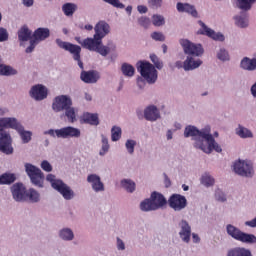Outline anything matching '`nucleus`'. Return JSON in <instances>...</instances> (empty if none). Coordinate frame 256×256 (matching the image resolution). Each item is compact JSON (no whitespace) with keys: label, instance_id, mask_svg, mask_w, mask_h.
Listing matches in <instances>:
<instances>
[{"label":"nucleus","instance_id":"nucleus-24","mask_svg":"<svg viewBox=\"0 0 256 256\" xmlns=\"http://www.w3.org/2000/svg\"><path fill=\"white\" fill-rule=\"evenodd\" d=\"M201 65H203V61L200 59L195 60L193 57L188 56L184 61L183 67L185 71H193V69H197L198 67H201Z\"/></svg>","mask_w":256,"mask_h":256},{"label":"nucleus","instance_id":"nucleus-59","mask_svg":"<svg viewBox=\"0 0 256 256\" xmlns=\"http://www.w3.org/2000/svg\"><path fill=\"white\" fill-rule=\"evenodd\" d=\"M137 10L139 13H147V11H148L147 6H143V5H139L137 7Z\"/></svg>","mask_w":256,"mask_h":256},{"label":"nucleus","instance_id":"nucleus-25","mask_svg":"<svg viewBox=\"0 0 256 256\" xmlns=\"http://www.w3.org/2000/svg\"><path fill=\"white\" fill-rule=\"evenodd\" d=\"M81 121L83 123H87L88 125H99V115L97 114H91L89 112H85L82 116H81Z\"/></svg>","mask_w":256,"mask_h":256},{"label":"nucleus","instance_id":"nucleus-48","mask_svg":"<svg viewBox=\"0 0 256 256\" xmlns=\"http://www.w3.org/2000/svg\"><path fill=\"white\" fill-rule=\"evenodd\" d=\"M125 145L128 153H130L131 155L132 153H135V145H137V142L135 140H127Z\"/></svg>","mask_w":256,"mask_h":256},{"label":"nucleus","instance_id":"nucleus-55","mask_svg":"<svg viewBox=\"0 0 256 256\" xmlns=\"http://www.w3.org/2000/svg\"><path fill=\"white\" fill-rule=\"evenodd\" d=\"M41 167L43 171H47V173H50V171H53V166L48 161H43L41 163Z\"/></svg>","mask_w":256,"mask_h":256},{"label":"nucleus","instance_id":"nucleus-12","mask_svg":"<svg viewBox=\"0 0 256 256\" xmlns=\"http://www.w3.org/2000/svg\"><path fill=\"white\" fill-rule=\"evenodd\" d=\"M236 175L241 177H253V164L247 161H237L233 165Z\"/></svg>","mask_w":256,"mask_h":256},{"label":"nucleus","instance_id":"nucleus-63","mask_svg":"<svg viewBox=\"0 0 256 256\" xmlns=\"http://www.w3.org/2000/svg\"><path fill=\"white\" fill-rule=\"evenodd\" d=\"M251 93L256 98V83L251 87Z\"/></svg>","mask_w":256,"mask_h":256},{"label":"nucleus","instance_id":"nucleus-11","mask_svg":"<svg viewBox=\"0 0 256 256\" xmlns=\"http://www.w3.org/2000/svg\"><path fill=\"white\" fill-rule=\"evenodd\" d=\"M180 45L182 46L186 55H192V57H201V55L204 53L203 46L201 44H195L188 39H181Z\"/></svg>","mask_w":256,"mask_h":256},{"label":"nucleus","instance_id":"nucleus-43","mask_svg":"<svg viewBox=\"0 0 256 256\" xmlns=\"http://www.w3.org/2000/svg\"><path fill=\"white\" fill-rule=\"evenodd\" d=\"M152 23L155 27H161L162 25H165V18L161 15H153L152 16Z\"/></svg>","mask_w":256,"mask_h":256},{"label":"nucleus","instance_id":"nucleus-7","mask_svg":"<svg viewBox=\"0 0 256 256\" xmlns=\"http://www.w3.org/2000/svg\"><path fill=\"white\" fill-rule=\"evenodd\" d=\"M25 171L32 183L35 187H39L42 189L45 185V174L41 169L37 168V166H33V164L26 163Z\"/></svg>","mask_w":256,"mask_h":256},{"label":"nucleus","instance_id":"nucleus-27","mask_svg":"<svg viewBox=\"0 0 256 256\" xmlns=\"http://www.w3.org/2000/svg\"><path fill=\"white\" fill-rule=\"evenodd\" d=\"M227 256H253L251 250L237 247L228 251Z\"/></svg>","mask_w":256,"mask_h":256},{"label":"nucleus","instance_id":"nucleus-35","mask_svg":"<svg viewBox=\"0 0 256 256\" xmlns=\"http://www.w3.org/2000/svg\"><path fill=\"white\" fill-rule=\"evenodd\" d=\"M15 174H2L0 176V185H11V183H15Z\"/></svg>","mask_w":256,"mask_h":256},{"label":"nucleus","instance_id":"nucleus-58","mask_svg":"<svg viewBox=\"0 0 256 256\" xmlns=\"http://www.w3.org/2000/svg\"><path fill=\"white\" fill-rule=\"evenodd\" d=\"M117 247L121 251L125 250V243H123V240H121L120 238H117Z\"/></svg>","mask_w":256,"mask_h":256},{"label":"nucleus","instance_id":"nucleus-37","mask_svg":"<svg viewBox=\"0 0 256 256\" xmlns=\"http://www.w3.org/2000/svg\"><path fill=\"white\" fill-rule=\"evenodd\" d=\"M121 186L125 189L128 193H133L135 191V182L129 179H124L121 181Z\"/></svg>","mask_w":256,"mask_h":256},{"label":"nucleus","instance_id":"nucleus-50","mask_svg":"<svg viewBox=\"0 0 256 256\" xmlns=\"http://www.w3.org/2000/svg\"><path fill=\"white\" fill-rule=\"evenodd\" d=\"M4 41H9V32L7 29L0 27V43H4Z\"/></svg>","mask_w":256,"mask_h":256},{"label":"nucleus","instance_id":"nucleus-4","mask_svg":"<svg viewBox=\"0 0 256 256\" xmlns=\"http://www.w3.org/2000/svg\"><path fill=\"white\" fill-rule=\"evenodd\" d=\"M167 205L165 196L157 191L151 193L150 198L145 199L140 204L141 211H157Z\"/></svg>","mask_w":256,"mask_h":256},{"label":"nucleus","instance_id":"nucleus-45","mask_svg":"<svg viewBox=\"0 0 256 256\" xmlns=\"http://www.w3.org/2000/svg\"><path fill=\"white\" fill-rule=\"evenodd\" d=\"M105 3H108V5H112V7H115L116 9H125V4L121 3L119 0H103Z\"/></svg>","mask_w":256,"mask_h":256},{"label":"nucleus","instance_id":"nucleus-22","mask_svg":"<svg viewBox=\"0 0 256 256\" xmlns=\"http://www.w3.org/2000/svg\"><path fill=\"white\" fill-rule=\"evenodd\" d=\"M180 227V238L182 239V241H184V243H189V241H191V226H189V223H187V221L182 220L180 222Z\"/></svg>","mask_w":256,"mask_h":256},{"label":"nucleus","instance_id":"nucleus-6","mask_svg":"<svg viewBox=\"0 0 256 256\" xmlns=\"http://www.w3.org/2000/svg\"><path fill=\"white\" fill-rule=\"evenodd\" d=\"M44 135H50L51 137H58V139H79L81 137V130L73 126H67L57 130L50 129L44 132Z\"/></svg>","mask_w":256,"mask_h":256},{"label":"nucleus","instance_id":"nucleus-14","mask_svg":"<svg viewBox=\"0 0 256 256\" xmlns=\"http://www.w3.org/2000/svg\"><path fill=\"white\" fill-rule=\"evenodd\" d=\"M168 204L175 211H183L187 207V198L181 194H172L168 199Z\"/></svg>","mask_w":256,"mask_h":256},{"label":"nucleus","instance_id":"nucleus-62","mask_svg":"<svg viewBox=\"0 0 256 256\" xmlns=\"http://www.w3.org/2000/svg\"><path fill=\"white\" fill-rule=\"evenodd\" d=\"M23 4L25 5V7H32L33 0H23Z\"/></svg>","mask_w":256,"mask_h":256},{"label":"nucleus","instance_id":"nucleus-31","mask_svg":"<svg viewBox=\"0 0 256 256\" xmlns=\"http://www.w3.org/2000/svg\"><path fill=\"white\" fill-rule=\"evenodd\" d=\"M62 11L66 17H73L75 11H77V4L74 3H65L62 6Z\"/></svg>","mask_w":256,"mask_h":256},{"label":"nucleus","instance_id":"nucleus-47","mask_svg":"<svg viewBox=\"0 0 256 256\" xmlns=\"http://www.w3.org/2000/svg\"><path fill=\"white\" fill-rule=\"evenodd\" d=\"M150 59L152 63L155 65L156 69H163V62L159 60V57H157V55L151 54Z\"/></svg>","mask_w":256,"mask_h":256},{"label":"nucleus","instance_id":"nucleus-17","mask_svg":"<svg viewBox=\"0 0 256 256\" xmlns=\"http://www.w3.org/2000/svg\"><path fill=\"white\" fill-rule=\"evenodd\" d=\"M30 96L36 101H43L47 99V88L41 84L35 85L30 90Z\"/></svg>","mask_w":256,"mask_h":256},{"label":"nucleus","instance_id":"nucleus-30","mask_svg":"<svg viewBox=\"0 0 256 256\" xmlns=\"http://www.w3.org/2000/svg\"><path fill=\"white\" fill-rule=\"evenodd\" d=\"M39 199H41V195L34 188H30L26 192V201H30L31 203H38Z\"/></svg>","mask_w":256,"mask_h":256},{"label":"nucleus","instance_id":"nucleus-34","mask_svg":"<svg viewBox=\"0 0 256 256\" xmlns=\"http://www.w3.org/2000/svg\"><path fill=\"white\" fill-rule=\"evenodd\" d=\"M121 71L125 77H133V75H135V67L131 64L123 63Z\"/></svg>","mask_w":256,"mask_h":256},{"label":"nucleus","instance_id":"nucleus-1","mask_svg":"<svg viewBox=\"0 0 256 256\" xmlns=\"http://www.w3.org/2000/svg\"><path fill=\"white\" fill-rule=\"evenodd\" d=\"M5 129H15L18 131L22 143H29L33 133L31 131H25L21 123L15 118H1L0 119V151L5 155L13 154V138L11 134Z\"/></svg>","mask_w":256,"mask_h":256},{"label":"nucleus","instance_id":"nucleus-20","mask_svg":"<svg viewBox=\"0 0 256 256\" xmlns=\"http://www.w3.org/2000/svg\"><path fill=\"white\" fill-rule=\"evenodd\" d=\"M176 9L179 13H188V15H191L192 17H199V13L197 12V9H195V6L189 3L178 2Z\"/></svg>","mask_w":256,"mask_h":256},{"label":"nucleus","instance_id":"nucleus-61","mask_svg":"<svg viewBox=\"0 0 256 256\" xmlns=\"http://www.w3.org/2000/svg\"><path fill=\"white\" fill-rule=\"evenodd\" d=\"M192 239H193V243H199V241H201V239L199 238V235L195 233L192 234Z\"/></svg>","mask_w":256,"mask_h":256},{"label":"nucleus","instance_id":"nucleus-41","mask_svg":"<svg viewBox=\"0 0 256 256\" xmlns=\"http://www.w3.org/2000/svg\"><path fill=\"white\" fill-rule=\"evenodd\" d=\"M121 139V127L113 126L111 129V140L119 141Z\"/></svg>","mask_w":256,"mask_h":256},{"label":"nucleus","instance_id":"nucleus-3","mask_svg":"<svg viewBox=\"0 0 256 256\" xmlns=\"http://www.w3.org/2000/svg\"><path fill=\"white\" fill-rule=\"evenodd\" d=\"M111 27L105 21H100L94 27L95 34L92 39H88V42L95 45L97 53L102 57H107L111 51H115V44L108 43L107 46L103 45L104 37L109 35Z\"/></svg>","mask_w":256,"mask_h":256},{"label":"nucleus","instance_id":"nucleus-33","mask_svg":"<svg viewBox=\"0 0 256 256\" xmlns=\"http://www.w3.org/2000/svg\"><path fill=\"white\" fill-rule=\"evenodd\" d=\"M65 116L67 117L69 123H75V121H77V109L69 106L65 110Z\"/></svg>","mask_w":256,"mask_h":256},{"label":"nucleus","instance_id":"nucleus-8","mask_svg":"<svg viewBox=\"0 0 256 256\" xmlns=\"http://www.w3.org/2000/svg\"><path fill=\"white\" fill-rule=\"evenodd\" d=\"M227 234L241 243H256V237L253 234H247L239 230V228L228 224L226 226Z\"/></svg>","mask_w":256,"mask_h":256},{"label":"nucleus","instance_id":"nucleus-21","mask_svg":"<svg viewBox=\"0 0 256 256\" xmlns=\"http://www.w3.org/2000/svg\"><path fill=\"white\" fill-rule=\"evenodd\" d=\"M99 77H100L99 72L95 70L82 71L80 74V79L84 83H88V84L97 83V81H99Z\"/></svg>","mask_w":256,"mask_h":256},{"label":"nucleus","instance_id":"nucleus-40","mask_svg":"<svg viewBox=\"0 0 256 256\" xmlns=\"http://www.w3.org/2000/svg\"><path fill=\"white\" fill-rule=\"evenodd\" d=\"M201 183L202 185H205V187H211L212 185H215V179L209 174H204L201 178Z\"/></svg>","mask_w":256,"mask_h":256},{"label":"nucleus","instance_id":"nucleus-38","mask_svg":"<svg viewBox=\"0 0 256 256\" xmlns=\"http://www.w3.org/2000/svg\"><path fill=\"white\" fill-rule=\"evenodd\" d=\"M0 75H17V70L13 69L11 66L0 64Z\"/></svg>","mask_w":256,"mask_h":256},{"label":"nucleus","instance_id":"nucleus-18","mask_svg":"<svg viewBox=\"0 0 256 256\" xmlns=\"http://www.w3.org/2000/svg\"><path fill=\"white\" fill-rule=\"evenodd\" d=\"M87 181L92 185V189L95 191V193L105 191V185L103 182H101V177H99L97 174L88 175Z\"/></svg>","mask_w":256,"mask_h":256},{"label":"nucleus","instance_id":"nucleus-53","mask_svg":"<svg viewBox=\"0 0 256 256\" xmlns=\"http://www.w3.org/2000/svg\"><path fill=\"white\" fill-rule=\"evenodd\" d=\"M215 197H216L217 201H221V203H225V201H227L225 194L223 192H221V190L216 191Z\"/></svg>","mask_w":256,"mask_h":256},{"label":"nucleus","instance_id":"nucleus-13","mask_svg":"<svg viewBox=\"0 0 256 256\" xmlns=\"http://www.w3.org/2000/svg\"><path fill=\"white\" fill-rule=\"evenodd\" d=\"M73 105V101L71 100V97L67 95H61L57 96L52 104L53 111H56V113H59L61 111H65L69 109Z\"/></svg>","mask_w":256,"mask_h":256},{"label":"nucleus","instance_id":"nucleus-32","mask_svg":"<svg viewBox=\"0 0 256 256\" xmlns=\"http://www.w3.org/2000/svg\"><path fill=\"white\" fill-rule=\"evenodd\" d=\"M32 32L29 30L27 26H23L19 31H18V39L19 41H29L31 39Z\"/></svg>","mask_w":256,"mask_h":256},{"label":"nucleus","instance_id":"nucleus-52","mask_svg":"<svg viewBox=\"0 0 256 256\" xmlns=\"http://www.w3.org/2000/svg\"><path fill=\"white\" fill-rule=\"evenodd\" d=\"M151 38L154 39V41H165V35L161 32H153Z\"/></svg>","mask_w":256,"mask_h":256},{"label":"nucleus","instance_id":"nucleus-36","mask_svg":"<svg viewBox=\"0 0 256 256\" xmlns=\"http://www.w3.org/2000/svg\"><path fill=\"white\" fill-rule=\"evenodd\" d=\"M255 2L256 0H238L237 5L242 11H249Z\"/></svg>","mask_w":256,"mask_h":256},{"label":"nucleus","instance_id":"nucleus-42","mask_svg":"<svg viewBox=\"0 0 256 256\" xmlns=\"http://www.w3.org/2000/svg\"><path fill=\"white\" fill-rule=\"evenodd\" d=\"M234 19L236 21V25L242 29L249 25V20H247L245 16H236Z\"/></svg>","mask_w":256,"mask_h":256},{"label":"nucleus","instance_id":"nucleus-57","mask_svg":"<svg viewBox=\"0 0 256 256\" xmlns=\"http://www.w3.org/2000/svg\"><path fill=\"white\" fill-rule=\"evenodd\" d=\"M163 176H164V185L166 189H169V187H171V179H169V176H167L166 173H164Z\"/></svg>","mask_w":256,"mask_h":256},{"label":"nucleus","instance_id":"nucleus-10","mask_svg":"<svg viewBox=\"0 0 256 256\" xmlns=\"http://www.w3.org/2000/svg\"><path fill=\"white\" fill-rule=\"evenodd\" d=\"M56 43L60 49L69 51L73 55L74 61H77L80 69H84L83 61H81V46L69 42H63L61 39H56Z\"/></svg>","mask_w":256,"mask_h":256},{"label":"nucleus","instance_id":"nucleus-23","mask_svg":"<svg viewBox=\"0 0 256 256\" xmlns=\"http://www.w3.org/2000/svg\"><path fill=\"white\" fill-rule=\"evenodd\" d=\"M144 117L146 121H157L160 117L159 109L155 106H149L144 111Z\"/></svg>","mask_w":256,"mask_h":256},{"label":"nucleus","instance_id":"nucleus-5","mask_svg":"<svg viewBox=\"0 0 256 256\" xmlns=\"http://www.w3.org/2000/svg\"><path fill=\"white\" fill-rule=\"evenodd\" d=\"M46 180L51 184L52 189L58 191V193H60V195H62L66 201H71V199L75 197V192L71 189V187L63 182V180L57 179L55 175L48 174L46 176Z\"/></svg>","mask_w":256,"mask_h":256},{"label":"nucleus","instance_id":"nucleus-26","mask_svg":"<svg viewBox=\"0 0 256 256\" xmlns=\"http://www.w3.org/2000/svg\"><path fill=\"white\" fill-rule=\"evenodd\" d=\"M50 35L51 32L48 28H38L34 31L33 37L34 41H45Z\"/></svg>","mask_w":256,"mask_h":256},{"label":"nucleus","instance_id":"nucleus-49","mask_svg":"<svg viewBox=\"0 0 256 256\" xmlns=\"http://www.w3.org/2000/svg\"><path fill=\"white\" fill-rule=\"evenodd\" d=\"M138 23L141 27H144V29H148L149 25H151V20L145 16H142L138 19Z\"/></svg>","mask_w":256,"mask_h":256},{"label":"nucleus","instance_id":"nucleus-39","mask_svg":"<svg viewBox=\"0 0 256 256\" xmlns=\"http://www.w3.org/2000/svg\"><path fill=\"white\" fill-rule=\"evenodd\" d=\"M60 237L64 239V241H73L74 234L71 229L66 228L60 231Z\"/></svg>","mask_w":256,"mask_h":256},{"label":"nucleus","instance_id":"nucleus-9","mask_svg":"<svg viewBox=\"0 0 256 256\" xmlns=\"http://www.w3.org/2000/svg\"><path fill=\"white\" fill-rule=\"evenodd\" d=\"M137 69L147 83L153 84L157 81V69L150 62H140Z\"/></svg>","mask_w":256,"mask_h":256},{"label":"nucleus","instance_id":"nucleus-28","mask_svg":"<svg viewBox=\"0 0 256 256\" xmlns=\"http://www.w3.org/2000/svg\"><path fill=\"white\" fill-rule=\"evenodd\" d=\"M240 67L244 69L245 71H255L256 69V59H249L248 57H245L241 63Z\"/></svg>","mask_w":256,"mask_h":256},{"label":"nucleus","instance_id":"nucleus-60","mask_svg":"<svg viewBox=\"0 0 256 256\" xmlns=\"http://www.w3.org/2000/svg\"><path fill=\"white\" fill-rule=\"evenodd\" d=\"M245 225H247L248 227H256V218L251 221H247Z\"/></svg>","mask_w":256,"mask_h":256},{"label":"nucleus","instance_id":"nucleus-15","mask_svg":"<svg viewBox=\"0 0 256 256\" xmlns=\"http://www.w3.org/2000/svg\"><path fill=\"white\" fill-rule=\"evenodd\" d=\"M199 25L202 27L198 31V35H206V37H210V39H213L214 41H225V36L221 33H216L213 29L207 27L203 23V21H198Z\"/></svg>","mask_w":256,"mask_h":256},{"label":"nucleus","instance_id":"nucleus-64","mask_svg":"<svg viewBox=\"0 0 256 256\" xmlns=\"http://www.w3.org/2000/svg\"><path fill=\"white\" fill-rule=\"evenodd\" d=\"M132 11H133V6L126 7V13H128V15H131Z\"/></svg>","mask_w":256,"mask_h":256},{"label":"nucleus","instance_id":"nucleus-2","mask_svg":"<svg viewBox=\"0 0 256 256\" xmlns=\"http://www.w3.org/2000/svg\"><path fill=\"white\" fill-rule=\"evenodd\" d=\"M184 137H193L194 147L196 149H201L204 153H212L216 151V153H221L223 149H221L220 145L215 142V138L211 133L205 130H199L195 126H188L185 128Z\"/></svg>","mask_w":256,"mask_h":256},{"label":"nucleus","instance_id":"nucleus-51","mask_svg":"<svg viewBox=\"0 0 256 256\" xmlns=\"http://www.w3.org/2000/svg\"><path fill=\"white\" fill-rule=\"evenodd\" d=\"M218 59L220 61H229V52L225 49H220V51L217 54Z\"/></svg>","mask_w":256,"mask_h":256},{"label":"nucleus","instance_id":"nucleus-19","mask_svg":"<svg viewBox=\"0 0 256 256\" xmlns=\"http://www.w3.org/2000/svg\"><path fill=\"white\" fill-rule=\"evenodd\" d=\"M176 9L179 13H188V15H191L192 17H199V13L197 12V9H195V6L189 3L178 2Z\"/></svg>","mask_w":256,"mask_h":256},{"label":"nucleus","instance_id":"nucleus-44","mask_svg":"<svg viewBox=\"0 0 256 256\" xmlns=\"http://www.w3.org/2000/svg\"><path fill=\"white\" fill-rule=\"evenodd\" d=\"M237 134L239 137H242V139H247L248 137H253V133L250 132L249 129L240 127L239 130L237 131Z\"/></svg>","mask_w":256,"mask_h":256},{"label":"nucleus","instance_id":"nucleus-54","mask_svg":"<svg viewBox=\"0 0 256 256\" xmlns=\"http://www.w3.org/2000/svg\"><path fill=\"white\" fill-rule=\"evenodd\" d=\"M162 3H163V0H148L149 6L155 9H158V7H161Z\"/></svg>","mask_w":256,"mask_h":256},{"label":"nucleus","instance_id":"nucleus-46","mask_svg":"<svg viewBox=\"0 0 256 256\" xmlns=\"http://www.w3.org/2000/svg\"><path fill=\"white\" fill-rule=\"evenodd\" d=\"M107 151H109V140L102 135V149L100 150V155H105Z\"/></svg>","mask_w":256,"mask_h":256},{"label":"nucleus","instance_id":"nucleus-56","mask_svg":"<svg viewBox=\"0 0 256 256\" xmlns=\"http://www.w3.org/2000/svg\"><path fill=\"white\" fill-rule=\"evenodd\" d=\"M35 45H37L36 40H31L30 41V46L26 48V53H33V50L35 49Z\"/></svg>","mask_w":256,"mask_h":256},{"label":"nucleus","instance_id":"nucleus-29","mask_svg":"<svg viewBox=\"0 0 256 256\" xmlns=\"http://www.w3.org/2000/svg\"><path fill=\"white\" fill-rule=\"evenodd\" d=\"M88 39L93 38H86L82 40L81 37H75V41H77V43H79V45H81L83 49H87L88 51H94L95 53H97V47L95 46V44L92 45V43L89 42Z\"/></svg>","mask_w":256,"mask_h":256},{"label":"nucleus","instance_id":"nucleus-16","mask_svg":"<svg viewBox=\"0 0 256 256\" xmlns=\"http://www.w3.org/2000/svg\"><path fill=\"white\" fill-rule=\"evenodd\" d=\"M27 188L21 183L14 184L12 186L13 199L16 201H27Z\"/></svg>","mask_w":256,"mask_h":256}]
</instances>
